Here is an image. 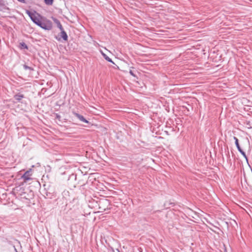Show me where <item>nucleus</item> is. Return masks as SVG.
Masks as SVG:
<instances>
[{"mask_svg": "<svg viewBox=\"0 0 252 252\" xmlns=\"http://www.w3.org/2000/svg\"><path fill=\"white\" fill-rule=\"evenodd\" d=\"M45 3L47 5H52L53 3L54 0H44Z\"/></svg>", "mask_w": 252, "mask_h": 252, "instance_id": "2eb2a0df", "label": "nucleus"}, {"mask_svg": "<svg viewBox=\"0 0 252 252\" xmlns=\"http://www.w3.org/2000/svg\"><path fill=\"white\" fill-rule=\"evenodd\" d=\"M233 139L235 140V145H236V147L237 148L238 151L240 150V149H241V147L240 146V145L239 144V141H238V138L234 136L233 137Z\"/></svg>", "mask_w": 252, "mask_h": 252, "instance_id": "9b49d317", "label": "nucleus"}, {"mask_svg": "<svg viewBox=\"0 0 252 252\" xmlns=\"http://www.w3.org/2000/svg\"><path fill=\"white\" fill-rule=\"evenodd\" d=\"M44 193L45 194V197L47 198L52 199L56 197V194L54 191L51 192L45 189Z\"/></svg>", "mask_w": 252, "mask_h": 252, "instance_id": "39448f33", "label": "nucleus"}, {"mask_svg": "<svg viewBox=\"0 0 252 252\" xmlns=\"http://www.w3.org/2000/svg\"><path fill=\"white\" fill-rule=\"evenodd\" d=\"M105 202L106 203H108V200H105Z\"/></svg>", "mask_w": 252, "mask_h": 252, "instance_id": "aec40b11", "label": "nucleus"}, {"mask_svg": "<svg viewBox=\"0 0 252 252\" xmlns=\"http://www.w3.org/2000/svg\"><path fill=\"white\" fill-rule=\"evenodd\" d=\"M26 13L28 15V16L30 17L32 21L36 25H38L40 21L35 15L34 13H32L29 10H26Z\"/></svg>", "mask_w": 252, "mask_h": 252, "instance_id": "f03ea898", "label": "nucleus"}, {"mask_svg": "<svg viewBox=\"0 0 252 252\" xmlns=\"http://www.w3.org/2000/svg\"><path fill=\"white\" fill-rule=\"evenodd\" d=\"M24 97V95L21 94L20 93L16 94L14 95V98L15 99L17 100L18 101H20Z\"/></svg>", "mask_w": 252, "mask_h": 252, "instance_id": "6e6552de", "label": "nucleus"}, {"mask_svg": "<svg viewBox=\"0 0 252 252\" xmlns=\"http://www.w3.org/2000/svg\"><path fill=\"white\" fill-rule=\"evenodd\" d=\"M4 5V1L3 0H0V6Z\"/></svg>", "mask_w": 252, "mask_h": 252, "instance_id": "a211bd4d", "label": "nucleus"}, {"mask_svg": "<svg viewBox=\"0 0 252 252\" xmlns=\"http://www.w3.org/2000/svg\"><path fill=\"white\" fill-rule=\"evenodd\" d=\"M20 48L21 49H28V47L27 45L24 42L20 43Z\"/></svg>", "mask_w": 252, "mask_h": 252, "instance_id": "f8f14e48", "label": "nucleus"}, {"mask_svg": "<svg viewBox=\"0 0 252 252\" xmlns=\"http://www.w3.org/2000/svg\"><path fill=\"white\" fill-rule=\"evenodd\" d=\"M77 178V175L75 174H72L70 175L68 178V181L71 182L73 181H75Z\"/></svg>", "mask_w": 252, "mask_h": 252, "instance_id": "1a4fd4ad", "label": "nucleus"}, {"mask_svg": "<svg viewBox=\"0 0 252 252\" xmlns=\"http://www.w3.org/2000/svg\"><path fill=\"white\" fill-rule=\"evenodd\" d=\"M129 73H130V74L131 75H132V76H133V77H136V78H137L136 75L133 73V72L131 70H130L129 71Z\"/></svg>", "mask_w": 252, "mask_h": 252, "instance_id": "f3484780", "label": "nucleus"}, {"mask_svg": "<svg viewBox=\"0 0 252 252\" xmlns=\"http://www.w3.org/2000/svg\"><path fill=\"white\" fill-rule=\"evenodd\" d=\"M38 26L44 30L50 31L53 28V24L50 20L46 18H44L40 21Z\"/></svg>", "mask_w": 252, "mask_h": 252, "instance_id": "f257e3e1", "label": "nucleus"}, {"mask_svg": "<svg viewBox=\"0 0 252 252\" xmlns=\"http://www.w3.org/2000/svg\"><path fill=\"white\" fill-rule=\"evenodd\" d=\"M238 151L242 154V155L244 157V158L246 160L247 162L249 164L248 158L246 155V153L242 150V149L238 150Z\"/></svg>", "mask_w": 252, "mask_h": 252, "instance_id": "4468645a", "label": "nucleus"}, {"mask_svg": "<svg viewBox=\"0 0 252 252\" xmlns=\"http://www.w3.org/2000/svg\"><path fill=\"white\" fill-rule=\"evenodd\" d=\"M102 55L104 58L108 62L111 63L113 64H115L113 62L111 59H110L108 56H107L105 54L102 53Z\"/></svg>", "mask_w": 252, "mask_h": 252, "instance_id": "9d476101", "label": "nucleus"}, {"mask_svg": "<svg viewBox=\"0 0 252 252\" xmlns=\"http://www.w3.org/2000/svg\"><path fill=\"white\" fill-rule=\"evenodd\" d=\"M61 32L59 35V37H56V39L58 41H61L62 39L63 41H66L68 40V35L66 32L64 30L63 28V30H60Z\"/></svg>", "mask_w": 252, "mask_h": 252, "instance_id": "7ed1b4c3", "label": "nucleus"}, {"mask_svg": "<svg viewBox=\"0 0 252 252\" xmlns=\"http://www.w3.org/2000/svg\"><path fill=\"white\" fill-rule=\"evenodd\" d=\"M55 116H55V118H56V119H58V120H59V121H60V120H61V116H60L59 114H58L56 113V114H55Z\"/></svg>", "mask_w": 252, "mask_h": 252, "instance_id": "dca6fc26", "label": "nucleus"}, {"mask_svg": "<svg viewBox=\"0 0 252 252\" xmlns=\"http://www.w3.org/2000/svg\"><path fill=\"white\" fill-rule=\"evenodd\" d=\"M226 252V250H225V252Z\"/></svg>", "mask_w": 252, "mask_h": 252, "instance_id": "412c9836", "label": "nucleus"}, {"mask_svg": "<svg viewBox=\"0 0 252 252\" xmlns=\"http://www.w3.org/2000/svg\"><path fill=\"white\" fill-rule=\"evenodd\" d=\"M23 68L25 70H29L30 71H32L34 70V68L31 66H29L26 64H24L23 65Z\"/></svg>", "mask_w": 252, "mask_h": 252, "instance_id": "ddd939ff", "label": "nucleus"}, {"mask_svg": "<svg viewBox=\"0 0 252 252\" xmlns=\"http://www.w3.org/2000/svg\"><path fill=\"white\" fill-rule=\"evenodd\" d=\"M32 175V170L30 169L26 172L22 176V178L24 179L25 182H27L29 180H31L32 178L31 177Z\"/></svg>", "mask_w": 252, "mask_h": 252, "instance_id": "20e7f679", "label": "nucleus"}, {"mask_svg": "<svg viewBox=\"0 0 252 252\" xmlns=\"http://www.w3.org/2000/svg\"><path fill=\"white\" fill-rule=\"evenodd\" d=\"M52 19L53 21H54V22L57 25V27L60 30H63V27L60 21L58 19H57L56 18H55L54 17H52Z\"/></svg>", "mask_w": 252, "mask_h": 252, "instance_id": "0eeeda50", "label": "nucleus"}, {"mask_svg": "<svg viewBox=\"0 0 252 252\" xmlns=\"http://www.w3.org/2000/svg\"><path fill=\"white\" fill-rule=\"evenodd\" d=\"M73 114L75 115V116L77 117L80 121L85 123H89V121L87 120H86L82 115L75 112L73 113Z\"/></svg>", "mask_w": 252, "mask_h": 252, "instance_id": "423d86ee", "label": "nucleus"}, {"mask_svg": "<svg viewBox=\"0 0 252 252\" xmlns=\"http://www.w3.org/2000/svg\"><path fill=\"white\" fill-rule=\"evenodd\" d=\"M17 0L18 1H19V2H22V3H26V1H25V0Z\"/></svg>", "mask_w": 252, "mask_h": 252, "instance_id": "6ab92c4d", "label": "nucleus"}]
</instances>
